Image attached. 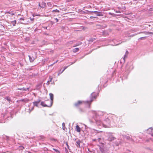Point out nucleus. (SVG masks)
<instances>
[{
    "instance_id": "1",
    "label": "nucleus",
    "mask_w": 153,
    "mask_h": 153,
    "mask_svg": "<svg viewBox=\"0 0 153 153\" xmlns=\"http://www.w3.org/2000/svg\"><path fill=\"white\" fill-rule=\"evenodd\" d=\"M90 117L89 121L91 123H95L97 126H102L105 127H110L111 126L109 119L107 118L103 122L101 121V117L103 113L100 111H92L90 113Z\"/></svg>"
},
{
    "instance_id": "2",
    "label": "nucleus",
    "mask_w": 153,
    "mask_h": 153,
    "mask_svg": "<svg viewBox=\"0 0 153 153\" xmlns=\"http://www.w3.org/2000/svg\"><path fill=\"white\" fill-rule=\"evenodd\" d=\"M106 140L110 141H112L113 140L115 139L116 138L113 135L110 133L107 134L106 136Z\"/></svg>"
},
{
    "instance_id": "3",
    "label": "nucleus",
    "mask_w": 153,
    "mask_h": 153,
    "mask_svg": "<svg viewBox=\"0 0 153 153\" xmlns=\"http://www.w3.org/2000/svg\"><path fill=\"white\" fill-rule=\"evenodd\" d=\"M90 100L89 101H87L86 102L88 104H89L90 103L92 102L93 100L94 99L96 98V95L94 94V93H92L91 94L90 96Z\"/></svg>"
},
{
    "instance_id": "4",
    "label": "nucleus",
    "mask_w": 153,
    "mask_h": 153,
    "mask_svg": "<svg viewBox=\"0 0 153 153\" xmlns=\"http://www.w3.org/2000/svg\"><path fill=\"white\" fill-rule=\"evenodd\" d=\"M49 95L50 96L51 100H50L49 99H48L47 100V101L50 104H51L52 105L53 103V95L51 93H50Z\"/></svg>"
},
{
    "instance_id": "5",
    "label": "nucleus",
    "mask_w": 153,
    "mask_h": 153,
    "mask_svg": "<svg viewBox=\"0 0 153 153\" xmlns=\"http://www.w3.org/2000/svg\"><path fill=\"white\" fill-rule=\"evenodd\" d=\"M96 26L98 29H103L107 27L106 25H101L100 24H97L96 25Z\"/></svg>"
},
{
    "instance_id": "6",
    "label": "nucleus",
    "mask_w": 153,
    "mask_h": 153,
    "mask_svg": "<svg viewBox=\"0 0 153 153\" xmlns=\"http://www.w3.org/2000/svg\"><path fill=\"white\" fill-rule=\"evenodd\" d=\"M128 54V51L127 50H126V54L124 55V57L122 58L121 59V61H120L121 62H125V59L126 58H127V55Z\"/></svg>"
},
{
    "instance_id": "7",
    "label": "nucleus",
    "mask_w": 153,
    "mask_h": 153,
    "mask_svg": "<svg viewBox=\"0 0 153 153\" xmlns=\"http://www.w3.org/2000/svg\"><path fill=\"white\" fill-rule=\"evenodd\" d=\"M147 133L153 137V128L152 127L149 128L147 130Z\"/></svg>"
},
{
    "instance_id": "8",
    "label": "nucleus",
    "mask_w": 153,
    "mask_h": 153,
    "mask_svg": "<svg viewBox=\"0 0 153 153\" xmlns=\"http://www.w3.org/2000/svg\"><path fill=\"white\" fill-rule=\"evenodd\" d=\"M123 137L125 138L127 140H129L130 141L134 142V139L131 137H130L129 136H128L127 135H123Z\"/></svg>"
},
{
    "instance_id": "9",
    "label": "nucleus",
    "mask_w": 153,
    "mask_h": 153,
    "mask_svg": "<svg viewBox=\"0 0 153 153\" xmlns=\"http://www.w3.org/2000/svg\"><path fill=\"white\" fill-rule=\"evenodd\" d=\"M41 105L45 107H50L52 106L51 104H50V103L49 104H46L43 101L41 102Z\"/></svg>"
},
{
    "instance_id": "10",
    "label": "nucleus",
    "mask_w": 153,
    "mask_h": 153,
    "mask_svg": "<svg viewBox=\"0 0 153 153\" xmlns=\"http://www.w3.org/2000/svg\"><path fill=\"white\" fill-rule=\"evenodd\" d=\"M92 13H94L96 14L97 16H103L102 13L101 12H98L97 11H94L92 12Z\"/></svg>"
},
{
    "instance_id": "11",
    "label": "nucleus",
    "mask_w": 153,
    "mask_h": 153,
    "mask_svg": "<svg viewBox=\"0 0 153 153\" xmlns=\"http://www.w3.org/2000/svg\"><path fill=\"white\" fill-rule=\"evenodd\" d=\"M29 57L30 61L32 62H33L36 58V56H31L30 55L28 56Z\"/></svg>"
},
{
    "instance_id": "12",
    "label": "nucleus",
    "mask_w": 153,
    "mask_h": 153,
    "mask_svg": "<svg viewBox=\"0 0 153 153\" xmlns=\"http://www.w3.org/2000/svg\"><path fill=\"white\" fill-rule=\"evenodd\" d=\"M39 6L41 8H44L46 6V4L45 3L43 2L40 3H39Z\"/></svg>"
},
{
    "instance_id": "13",
    "label": "nucleus",
    "mask_w": 153,
    "mask_h": 153,
    "mask_svg": "<svg viewBox=\"0 0 153 153\" xmlns=\"http://www.w3.org/2000/svg\"><path fill=\"white\" fill-rule=\"evenodd\" d=\"M122 143V141L121 140L118 139L115 143V145L116 146H118L119 144H121Z\"/></svg>"
},
{
    "instance_id": "14",
    "label": "nucleus",
    "mask_w": 153,
    "mask_h": 153,
    "mask_svg": "<svg viewBox=\"0 0 153 153\" xmlns=\"http://www.w3.org/2000/svg\"><path fill=\"white\" fill-rule=\"evenodd\" d=\"M42 82L38 84L36 86V89L37 90L40 89L42 87Z\"/></svg>"
},
{
    "instance_id": "15",
    "label": "nucleus",
    "mask_w": 153,
    "mask_h": 153,
    "mask_svg": "<svg viewBox=\"0 0 153 153\" xmlns=\"http://www.w3.org/2000/svg\"><path fill=\"white\" fill-rule=\"evenodd\" d=\"M81 143V141L80 140H78L76 141V145L77 147H80V144Z\"/></svg>"
},
{
    "instance_id": "16",
    "label": "nucleus",
    "mask_w": 153,
    "mask_h": 153,
    "mask_svg": "<svg viewBox=\"0 0 153 153\" xmlns=\"http://www.w3.org/2000/svg\"><path fill=\"white\" fill-rule=\"evenodd\" d=\"M2 138L4 139L7 142H8L10 139V137L8 136L4 135L3 136Z\"/></svg>"
},
{
    "instance_id": "17",
    "label": "nucleus",
    "mask_w": 153,
    "mask_h": 153,
    "mask_svg": "<svg viewBox=\"0 0 153 153\" xmlns=\"http://www.w3.org/2000/svg\"><path fill=\"white\" fill-rule=\"evenodd\" d=\"M82 102V101H79L78 102L76 103L75 104V106L76 107L78 106L81 104Z\"/></svg>"
},
{
    "instance_id": "18",
    "label": "nucleus",
    "mask_w": 153,
    "mask_h": 153,
    "mask_svg": "<svg viewBox=\"0 0 153 153\" xmlns=\"http://www.w3.org/2000/svg\"><path fill=\"white\" fill-rule=\"evenodd\" d=\"M5 99L8 101L10 103L11 102H12V100L11 99V98L9 97H5Z\"/></svg>"
},
{
    "instance_id": "19",
    "label": "nucleus",
    "mask_w": 153,
    "mask_h": 153,
    "mask_svg": "<svg viewBox=\"0 0 153 153\" xmlns=\"http://www.w3.org/2000/svg\"><path fill=\"white\" fill-rule=\"evenodd\" d=\"M18 89L20 90L26 91L27 90L29 91V88H25L23 87V88H19Z\"/></svg>"
},
{
    "instance_id": "20",
    "label": "nucleus",
    "mask_w": 153,
    "mask_h": 153,
    "mask_svg": "<svg viewBox=\"0 0 153 153\" xmlns=\"http://www.w3.org/2000/svg\"><path fill=\"white\" fill-rule=\"evenodd\" d=\"M76 131L77 132H80L81 131V128L78 125H76Z\"/></svg>"
},
{
    "instance_id": "21",
    "label": "nucleus",
    "mask_w": 153,
    "mask_h": 153,
    "mask_svg": "<svg viewBox=\"0 0 153 153\" xmlns=\"http://www.w3.org/2000/svg\"><path fill=\"white\" fill-rule=\"evenodd\" d=\"M20 101L24 102H27L29 101V100L28 99L26 98L25 99H23L21 100Z\"/></svg>"
},
{
    "instance_id": "22",
    "label": "nucleus",
    "mask_w": 153,
    "mask_h": 153,
    "mask_svg": "<svg viewBox=\"0 0 153 153\" xmlns=\"http://www.w3.org/2000/svg\"><path fill=\"white\" fill-rule=\"evenodd\" d=\"M95 133L96 134H98L99 133H102L103 132L102 131H97L96 130H95Z\"/></svg>"
},
{
    "instance_id": "23",
    "label": "nucleus",
    "mask_w": 153,
    "mask_h": 153,
    "mask_svg": "<svg viewBox=\"0 0 153 153\" xmlns=\"http://www.w3.org/2000/svg\"><path fill=\"white\" fill-rule=\"evenodd\" d=\"M144 32H139V33H135V34H133V35H131L130 36V37H133V36H135L136 35H137L138 34H140V33H144Z\"/></svg>"
},
{
    "instance_id": "24",
    "label": "nucleus",
    "mask_w": 153,
    "mask_h": 153,
    "mask_svg": "<svg viewBox=\"0 0 153 153\" xmlns=\"http://www.w3.org/2000/svg\"><path fill=\"white\" fill-rule=\"evenodd\" d=\"M67 68V67H66L65 68H64V69L62 71L61 69L59 71V73L58 74V75L59 74H61Z\"/></svg>"
},
{
    "instance_id": "25",
    "label": "nucleus",
    "mask_w": 153,
    "mask_h": 153,
    "mask_svg": "<svg viewBox=\"0 0 153 153\" xmlns=\"http://www.w3.org/2000/svg\"><path fill=\"white\" fill-rule=\"evenodd\" d=\"M62 129L65 131L66 129L67 130V128L65 126V123H62Z\"/></svg>"
},
{
    "instance_id": "26",
    "label": "nucleus",
    "mask_w": 153,
    "mask_h": 153,
    "mask_svg": "<svg viewBox=\"0 0 153 153\" xmlns=\"http://www.w3.org/2000/svg\"><path fill=\"white\" fill-rule=\"evenodd\" d=\"M79 50V49L78 48H76L73 49V51L74 53H76Z\"/></svg>"
},
{
    "instance_id": "27",
    "label": "nucleus",
    "mask_w": 153,
    "mask_h": 153,
    "mask_svg": "<svg viewBox=\"0 0 153 153\" xmlns=\"http://www.w3.org/2000/svg\"><path fill=\"white\" fill-rule=\"evenodd\" d=\"M16 23V21L14 20L11 22V24L13 25V26H15Z\"/></svg>"
},
{
    "instance_id": "28",
    "label": "nucleus",
    "mask_w": 153,
    "mask_h": 153,
    "mask_svg": "<svg viewBox=\"0 0 153 153\" xmlns=\"http://www.w3.org/2000/svg\"><path fill=\"white\" fill-rule=\"evenodd\" d=\"M33 105L34 106H36V107H38V103L36 102L35 101L33 102Z\"/></svg>"
},
{
    "instance_id": "29",
    "label": "nucleus",
    "mask_w": 153,
    "mask_h": 153,
    "mask_svg": "<svg viewBox=\"0 0 153 153\" xmlns=\"http://www.w3.org/2000/svg\"><path fill=\"white\" fill-rule=\"evenodd\" d=\"M96 39L94 38H91L90 39L89 41L90 42H92L94 41Z\"/></svg>"
},
{
    "instance_id": "30",
    "label": "nucleus",
    "mask_w": 153,
    "mask_h": 153,
    "mask_svg": "<svg viewBox=\"0 0 153 153\" xmlns=\"http://www.w3.org/2000/svg\"><path fill=\"white\" fill-rule=\"evenodd\" d=\"M144 33L145 34H153V33L152 32H145Z\"/></svg>"
},
{
    "instance_id": "31",
    "label": "nucleus",
    "mask_w": 153,
    "mask_h": 153,
    "mask_svg": "<svg viewBox=\"0 0 153 153\" xmlns=\"http://www.w3.org/2000/svg\"><path fill=\"white\" fill-rule=\"evenodd\" d=\"M100 151L102 153H105V152H104V149L102 148L101 147H100Z\"/></svg>"
},
{
    "instance_id": "32",
    "label": "nucleus",
    "mask_w": 153,
    "mask_h": 153,
    "mask_svg": "<svg viewBox=\"0 0 153 153\" xmlns=\"http://www.w3.org/2000/svg\"><path fill=\"white\" fill-rule=\"evenodd\" d=\"M146 36L140 37L138 39V40H139V39H141V40L144 39L146 38Z\"/></svg>"
},
{
    "instance_id": "33",
    "label": "nucleus",
    "mask_w": 153,
    "mask_h": 153,
    "mask_svg": "<svg viewBox=\"0 0 153 153\" xmlns=\"http://www.w3.org/2000/svg\"><path fill=\"white\" fill-rule=\"evenodd\" d=\"M102 35H106V31H103L102 32Z\"/></svg>"
},
{
    "instance_id": "34",
    "label": "nucleus",
    "mask_w": 153,
    "mask_h": 153,
    "mask_svg": "<svg viewBox=\"0 0 153 153\" xmlns=\"http://www.w3.org/2000/svg\"><path fill=\"white\" fill-rule=\"evenodd\" d=\"M52 80V78L49 77V80L48 81H49V82H51Z\"/></svg>"
},
{
    "instance_id": "35",
    "label": "nucleus",
    "mask_w": 153,
    "mask_h": 153,
    "mask_svg": "<svg viewBox=\"0 0 153 153\" xmlns=\"http://www.w3.org/2000/svg\"><path fill=\"white\" fill-rule=\"evenodd\" d=\"M97 140L98 141V142H100V140H101V138H99L97 139Z\"/></svg>"
},
{
    "instance_id": "36",
    "label": "nucleus",
    "mask_w": 153,
    "mask_h": 153,
    "mask_svg": "<svg viewBox=\"0 0 153 153\" xmlns=\"http://www.w3.org/2000/svg\"><path fill=\"white\" fill-rule=\"evenodd\" d=\"M118 42H119V43H118L116 44L115 45H118L119 44H120L122 42H120V41H118Z\"/></svg>"
},
{
    "instance_id": "37",
    "label": "nucleus",
    "mask_w": 153,
    "mask_h": 153,
    "mask_svg": "<svg viewBox=\"0 0 153 153\" xmlns=\"http://www.w3.org/2000/svg\"><path fill=\"white\" fill-rule=\"evenodd\" d=\"M9 14H10V15H14V14L13 13H12V12H9Z\"/></svg>"
},
{
    "instance_id": "38",
    "label": "nucleus",
    "mask_w": 153,
    "mask_h": 153,
    "mask_svg": "<svg viewBox=\"0 0 153 153\" xmlns=\"http://www.w3.org/2000/svg\"><path fill=\"white\" fill-rule=\"evenodd\" d=\"M34 106H33V107L31 108V109H30V112L31 111H32L33 110V109H34Z\"/></svg>"
},
{
    "instance_id": "39",
    "label": "nucleus",
    "mask_w": 153,
    "mask_h": 153,
    "mask_svg": "<svg viewBox=\"0 0 153 153\" xmlns=\"http://www.w3.org/2000/svg\"><path fill=\"white\" fill-rule=\"evenodd\" d=\"M52 12H57V9H56V10H53L52 11Z\"/></svg>"
},
{
    "instance_id": "40",
    "label": "nucleus",
    "mask_w": 153,
    "mask_h": 153,
    "mask_svg": "<svg viewBox=\"0 0 153 153\" xmlns=\"http://www.w3.org/2000/svg\"><path fill=\"white\" fill-rule=\"evenodd\" d=\"M66 145H67V147H68V149H69V146H68V143H67V142H66Z\"/></svg>"
},
{
    "instance_id": "41",
    "label": "nucleus",
    "mask_w": 153,
    "mask_h": 153,
    "mask_svg": "<svg viewBox=\"0 0 153 153\" xmlns=\"http://www.w3.org/2000/svg\"><path fill=\"white\" fill-rule=\"evenodd\" d=\"M40 101H41V100H39L37 101H35V102H36L38 103L39 104V102H40Z\"/></svg>"
},
{
    "instance_id": "42",
    "label": "nucleus",
    "mask_w": 153,
    "mask_h": 153,
    "mask_svg": "<svg viewBox=\"0 0 153 153\" xmlns=\"http://www.w3.org/2000/svg\"><path fill=\"white\" fill-rule=\"evenodd\" d=\"M96 17H94L92 16H91L90 17V18L91 19H93V18H95Z\"/></svg>"
},
{
    "instance_id": "43",
    "label": "nucleus",
    "mask_w": 153,
    "mask_h": 153,
    "mask_svg": "<svg viewBox=\"0 0 153 153\" xmlns=\"http://www.w3.org/2000/svg\"><path fill=\"white\" fill-rule=\"evenodd\" d=\"M77 59H76L75 60V61L74 62H73V63H72L71 64H73L74 63H75L77 61Z\"/></svg>"
},
{
    "instance_id": "44",
    "label": "nucleus",
    "mask_w": 153,
    "mask_h": 153,
    "mask_svg": "<svg viewBox=\"0 0 153 153\" xmlns=\"http://www.w3.org/2000/svg\"><path fill=\"white\" fill-rule=\"evenodd\" d=\"M20 20H24V19L23 18H21L20 19Z\"/></svg>"
},
{
    "instance_id": "45",
    "label": "nucleus",
    "mask_w": 153,
    "mask_h": 153,
    "mask_svg": "<svg viewBox=\"0 0 153 153\" xmlns=\"http://www.w3.org/2000/svg\"><path fill=\"white\" fill-rule=\"evenodd\" d=\"M43 28H45V29H48V27H43Z\"/></svg>"
},
{
    "instance_id": "46",
    "label": "nucleus",
    "mask_w": 153,
    "mask_h": 153,
    "mask_svg": "<svg viewBox=\"0 0 153 153\" xmlns=\"http://www.w3.org/2000/svg\"><path fill=\"white\" fill-rule=\"evenodd\" d=\"M50 83V82H49V81H48L47 83H46V84H47L48 85Z\"/></svg>"
},
{
    "instance_id": "47",
    "label": "nucleus",
    "mask_w": 153,
    "mask_h": 153,
    "mask_svg": "<svg viewBox=\"0 0 153 153\" xmlns=\"http://www.w3.org/2000/svg\"><path fill=\"white\" fill-rule=\"evenodd\" d=\"M92 140L93 141H97V139H93Z\"/></svg>"
},
{
    "instance_id": "48",
    "label": "nucleus",
    "mask_w": 153,
    "mask_h": 153,
    "mask_svg": "<svg viewBox=\"0 0 153 153\" xmlns=\"http://www.w3.org/2000/svg\"><path fill=\"white\" fill-rule=\"evenodd\" d=\"M30 20H31V21H32L33 20V18H30Z\"/></svg>"
},
{
    "instance_id": "49",
    "label": "nucleus",
    "mask_w": 153,
    "mask_h": 153,
    "mask_svg": "<svg viewBox=\"0 0 153 153\" xmlns=\"http://www.w3.org/2000/svg\"><path fill=\"white\" fill-rule=\"evenodd\" d=\"M150 140L152 141H153V138H150Z\"/></svg>"
},
{
    "instance_id": "50",
    "label": "nucleus",
    "mask_w": 153,
    "mask_h": 153,
    "mask_svg": "<svg viewBox=\"0 0 153 153\" xmlns=\"http://www.w3.org/2000/svg\"><path fill=\"white\" fill-rule=\"evenodd\" d=\"M55 20H56V22H57V18H55Z\"/></svg>"
},
{
    "instance_id": "51",
    "label": "nucleus",
    "mask_w": 153,
    "mask_h": 153,
    "mask_svg": "<svg viewBox=\"0 0 153 153\" xmlns=\"http://www.w3.org/2000/svg\"><path fill=\"white\" fill-rule=\"evenodd\" d=\"M54 150H55L56 152H57V149H53Z\"/></svg>"
},
{
    "instance_id": "52",
    "label": "nucleus",
    "mask_w": 153,
    "mask_h": 153,
    "mask_svg": "<svg viewBox=\"0 0 153 153\" xmlns=\"http://www.w3.org/2000/svg\"><path fill=\"white\" fill-rule=\"evenodd\" d=\"M79 110L80 111H82V110L81 109H79Z\"/></svg>"
},
{
    "instance_id": "53",
    "label": "nucleus",
    "mask_w": 153,
    "mask_h": 153,
    "mask_svg": "<svg viewBox=\"0 0 153 153\" xmlns=\"http://www.w3.org/2000/svg\"><path fill=\"white\" fill-rule=\"evenodd\" d=\"M79 45V44H76V45H75L74 46H77V45Z\"/></svg>"
},
{
    "instance_id": "54",
    "label": "nucleus",
    "mask_w": 153,
    "mask_h": 153,
    "mask_svg": "<svg viewBox=\"0 0 153 153\" xmlns=\"http://www.w3.org/2000/svg\"><path fill=\"white\" fill-rule=\"evenodd\" d=\"M101 136H102V135L100 134V136L99 137H101Z\"/></svg>"
},
{
    "instance_id": "55",
    "label": "nucleus",
    "mask_w": 153,
    "mask_h": 153,
    "mask_svg": "<svg viewBox=\"0 0 153 153\" xmlns=\"http://www.w3.org/2000/svg\"><path fill=\"white\" fill-rule=\"evenodd\" d=\"M84 56H82V57L81 58V59Z\"/></svg>"
},
{
    "instance_id": "56",
    "label": "nucleus",
    "mask_w": 153,
    "mask_h": 153,
    "mask_svg": "<svg viewBox=\"0 0 153 153\" xmlns=\"http://www.w3.org/2000/svg\"><path fill=\"white\" fill-rule=\"evenodd\" d=\"M149 141V140H146V141L147 142H148Z\"/></svg>"
},
{
    "instance_id": "57",
    "label": "nucleus",
    "mask_w": 153,
    "mask_h": 153,
    "mask_svg": "<svg viewBox=\"0 0 153 153\" xmlns=\"http://www.w3.org/2000/svg\"><path fill=\"white\" fill-rule=\"evenodd\" d=\"M58 12H59V10H58Z\"/></svg>"
},
{
    "instance_id": "58",
    "label": "nucleus",
    "mask_w": 153,
    "mask_h": 153,
    "mask_svg": "<svg viewBox=\"0 0 153 153\" xmlns=\"http://www.w3.org/2000/svg\"><path fill=\"white\" fill-rule=\"evenodd\" d=\"M58 152H59L58 150Z\"/></svg>"
}]
</instances>
